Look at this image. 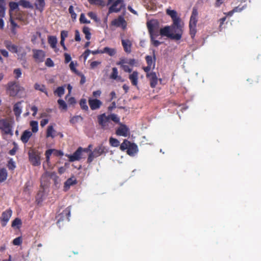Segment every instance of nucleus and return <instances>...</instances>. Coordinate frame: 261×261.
Masks as SVG:
<instances>
[{
	"label": "nucleus",
	"instance_id": "obj_34",
	"mask_svg": "<svg viewBox=\"0 0 261 261\" xmlns=\"http://www.w3.org/2000/svg\"><path fill=\"white\" fill-rule=\"evenodd\" d=\"M19 6H21L25 8H33L32 4L28 1L27 0H20L19 1Z\"/></svg>",
	"mask_w": 261,
	"mask_h": 261
},
{
	"label": "nucleus",
	"instance_id": "obj_9",
	"mask_svg": "<svg viewBox=\"0 0 261 261\" xmlns=\"http://www.w3.org/2000/svg\"><path fill=\"white\" fill-rule=\"evenodd\" d=\"M111 24L116 27H121L123 30L126 28L127 22L123 16H119L111 22Z\"/></svg>",
	"mask_w": 261,
	"mask_h": 261
},
{
	"label": "nucleus",
	"instance_id": "obj_48",
	"mask_svg": "<svg viewBox=\"0 0 261 261\" xmlns=\"http://www.w3.org/2000/svg\"><path fill=\"white\" fill-rule=\"evenodd\" d=\"M7 166L10 170H13L15 168V163L12 159L9 160Z\"/></svg>",
	"mask_w": 261,
	"mask_h": 261
},
{
	"label": "nucleus",
	"instance_id": "obj_54",
	"mask_svg": "<svg viewBox=\"0 0 261 261\" xmlns=\"http://www.w3.org/2000/svg\"><path fill=\"white\" fill-rule=\"evenodd\" d=\"M14 73L15 75L16 79L19 78L21 76V74H22L21 71L20 69H19V68H17V69H14Z\"/></svg>",
	"mask_w": 261,
	"mask_h": 261
},
{
	"label": "nucleus",
	"instance_id": "obj_40",
	"mask_svg": "<svg viewBox=\"0 0 261 261\" xmlns=\"http://www.w3.org/2000/svg\"><path fill=\"white\" fill-rule=\"evenodd\" d=\"M83 32L84 34L85 35V38L87 40H90L91 39V33L90 32V29L87 27H84L83 29Z\"/></svg>",
	"mask_w": 261,
	"mask_h": 261
},
{
	"label": "nucleus",
	"instance_id": "obj_45",
	"mask_svg": "<svg viewBox=\"0 0 261 261\" xmlns=\"http://www.w3.org/2000/svg\"><path fill=\"white\" fill-rule=\"evenodd\" d=\"M80 105L81 106V108L83 110H85V111H88V106L87 105V101H86V100L85 99H82L80 100Z\"/></svg>",
	"mask_w": 261,
	"mask_h": 261
},
{
	"label": "nucleus",
	"instance_id": "obj_7",
	"mask_svg": "<svg viewBox=\"0 0 261 261\" xmlns=\"http://www.w3.org/2000/svg\"><path fill=\"white\" fill-rule=\"evenodd\" d=\"M0 129L5 134H12L11 125L7 119L0 120Z\"/></svg>",
	"mask_w": 261,
	"mask_h": 261
},
{
	"label": "nucleus",
	"instance_id": "obj_21",
	"mask_svg": "<svg viewBox=\"0 0 261 261\" xmlns=\"http://www.w3.org/2000/svg\"><path fill=\"white\" fill-rule=\"evenodd\" d=\"M6 15L5 6L0 5V29H3L4 27V18Z\"/></svg>",
	"mask_w": 261,
	"mask_h": 261
},
{
	"label": "nucleus",
	"instance_id": "obj_63",
	"mask_svg": "<svg viewBox=\"0 0 261 261\" xmlns=\"http://www.w3.org/2000/svg\"><path fill=\"white\" fill-rule=\"evenodd\" d=\"M121 68L123 69V70L125 72H130L132 71V69H130L128 65H123V66H122V67H121Z\"/></svg>",
	"mask_w": 261,
	"mask_h": 261
},
{
	"label": "nucleus",
	"instance_id": "obj_24",
	"mask_svg": "<svg viewBox=\"0 0 261 261\" xmlns=\"http://www.w3.org/2000/svg\"><path fill=\"white\" fill-rule=\"evenodd\" d=\"M48 42L51 48L54 49L56 52L58 51V49L57 48V39L55 36H50L48 37Z\"/></svg>",
	"mask_w": 261,
	"mask_h": 261
},
{
	"label": "nucleus",
	"instance_id": "obj_26",
	"mask_svg": "<svg viewBox=\"0 0 261 261\" xmlns=\"http://www.w3.org/2000/svg\"><path fill=\"white\" fill-rule=\"evenodd\" d=\"M34 5L37 10L42 12L45 6V0H35Z\"/></svg>",
	"mask_w": 261,
	"mask_h": 261
},
{
	"label": "nucleus",
	"instance_id": "obj_56",
	"mask_svg": "<svg viewBox=\"0 0 261 261\" xmlns=\"http://www.w3.org/2000/svg\"><path fill=\"white\" fill-rule=\"evenodd\" d=\"M155 36V35H150V37L153 45L155 46H158L161 44V42L154 39Z\"/></svg>",
	"mask_w": 261,
	"mask_h": 261
},
{
	"label": "nucleus",
	"instance_id": "obj_38",
	"mask_svg": "<svg viewBox=\"0 0 261 261\" xmlns=\"http://www.w3.org/2000/svg\"><path fill=\"white\" fill-rule=\"evenodd\" d=\"M55 94H57L58 96L61 97L65 93V88L63 86L59 87L54 91Z\"/></svg>",
	"mask_w": 261,
	"mask_h": 261
},
{
	"label": "nucleus",
	"instance_id": "obj_52",
	"mask_svg": "<svg viewBox=\"0 0 261 261\" xmlns=\"http://www.w3.org/2000/svg\"><path fill=\"white\" fill-rule=\"evenodd\" d=\"M22 243V239L21 237H17L13 241V244L14 245L19 246Z\"/></svg>",
	"mask_w": 261,
	"mask_h": 261
},
{
	"label": "nucleus",
	"instance_id": "obj_29",
	"mask_svg": "<svg viewBox=\"0 0 261 261\" xmlns=\"http://www.w3.org/2000/svg\"><path fill=\"white\" fill-rule=\"evenodd\" d=\"M167 13L172 18L173 22L176 21V20L178 21H180V19L177 16V13L175 11L167 9Z\"/></svg>",
	"mask_w": 261,
	"mask_h": 261
},
{
	"label": "nucleus",
	"instance_id": "obj_30",
	"mask_svg": "<svg viewBox=\"0 0 261 261\" xmlns=\"http://www.w3.org/2000/svg\"><path fill=\"white\" fill-rule=\"evenodd\" d=\"M56 136V130L51 125L48 126L46 131V137L54 138Z\"/></svg>",
	"mask_w": 261,
	"mask_h": 261
},
{
	"label": "nucleus",
	"instance_id": "obj_51",
	"mask_svg": "<svg viewBox=\"0 0 261 261\" xmlns=\"http://www.w3.org/2000/svg\"><path fill=\"white\" fill-rule=\"evenodd\" d=\"M110 119L113 120V121L119 123L120 119L119 118L116 114H112L109 116Z\"/></svg>",
	"mask_w": 261,
	"mask_h": 261
},
{
	"label": "nucleus",
	"instance_id": "obj_27",
	"mask_svg": "<svg viewBox=\"0 0 261 261\" xmlns=\"http://www.w3.org/2000/svg\"><path fill=\"white\" fill-rule=\"evenodd\" d=\"M32 136V133L29 130H26L23 132L22 135L21 136V140L24 143H26L28 142L29 139Z\"/></svg>",
	"mask_w": 261,
	"mask_h": 261
},
{
	"label": "nucleus",
	"instance_id": "obj_61",
	"mask_svg": "<svg viewBox=\"0 0 261 261\" xmlns=\"http://www.w3.org/2000/svg\"><path fill=\"white\" fill-rule=\"evenodd\" d=\"M81 37H80V34L78 30H75V40L76 41H81Z\"/></svg>",
	"mask_w": 261,
	"mask_h": 261
},
{
	"label": "nucleus",
	"instance_id": "obj_58",
	"mask_svg": "<svg viewBox=\"0 0 261 261\" xmlns=\"http://www.w3.org/2000/svg\"><path fill=\"white\" fill-rule=\"evenodd\" d=\"M10 21L11 24V28H18V25L14 22L13 19V16H10Z\"/></svg>",
	"mask_w": 261,
	"mask_h": 261
},
{
	"label": "nucleus",
	"instance_id": "obj_47",
	"mask_svg": "<svg viewBox=\"0 0 261 261\" xmlns=\"http://www.w3.org/2000/svg\"><path fill=\"white\" fill-rule=\"evenodd\" d=\"M21 224V220L19 218H16L12 222V227H16L17 228H19Z\"/></svg>",
	"mask_w": 261,
	"mask_h": 261
},
{
	"label": "nucleus",
	"instance_id": "obj_3",
	"mask_svg": "<svg viewBox=\"0 0 261 261\" xmlns=\"http://www.w3.org/2000/svg\"><path fill=\"white\" fill-rule=\"evenodd\" d=\"M5 47L11 53H16L18 56V59L23 60L26 53L22 50V47L13 44L9 40H5L4 42Z\"/></svg>",
	"mask_w": 261,
	"mask_h": 261
},
{
	"label": "nucleus",
	"instance_id": "obj_55",
	"mask_svg": "<svg viewBox=\"0 0 261 261\" xmlns=\"http://www.w3.org/2000/svg\"><path fill=\"white\" fill-rule=\"evenodd\" d=\"M45 65L48 67H53L54 63L50 58H47L45 61Z\"/></svg>",
	"mask_w": 261,
	"mask_h": 261
},
{
	"label": "nucleus",
	"instance_id": "obj_11",
	"mask_svg": "<svg viewBox=\"0 0 261 261\" xmlns=\"http://www.w3.org/2000/svg\"><path fill=\"white\" fill-rule=\"evenodd\" d=\"M99 124L104 128H108L109 125L111 123L109 116H106L105 114L100 115L98 117Z\"/></svg>",
	"mask_w": 261,
	"mask_h": 261
},
{
	"label": "nucleus",
	"instance_id": "obj_23",
	"mask_svg": "<svg viewBox=\"0 0 261 261\" xmlns=\"http://www.w3.org/2000/svg\"><path fill=\"white\" fill-rule=\"evenodd\" d=\"M121 42L125 51L127 53H130L132 47L131 41L128 39H122Z\"/></svg>",
	"mask_w": 261,
	"mask_h": 261
},
{
	"label": "nucleus",
	"instance_id": "obj_13",
	"mask_svg": "<svg viewBox=\"0 0 261 261\" xmlns=\"http://www.w3.org/2000/svg\"><path fill=\"white\" fill-rule=\"evenodd\" d=\"M88 103L92 110L99 109L102 105V102L100 100L92 97L89 98Z\"/></svg>",
	"mask_w": 261,
	"mask_h": 261
},
{
	"label": "nucleus",
	"instance_id": "obj_25",
	"mask_svg": "<svg viewBox=\"0 0 261 261\" xmlns=\"http://www.w3.org/2000/svg\"><path fill=\"white\" fill-rule=\"evenodd\" d=\"M138 151V146L134 143H131L127 149V153L130 156H134Z\"/></svg>",
	"mask_w": 261,
	"mask_h": 261
},
{
	"label": "nucleus",
	"instance_id": "obj_32",
	"mask_svg": "<svg viewBox=\"0 0 261 261\" xmlns=\"http://www.w3.org/2000/svg\"><path fill=\"white\" fill-rule=\"evenodd\" d=\"M19 2L16 3V2H10L9 3V7H10V10H9V14L10 16L13 15V11H14L16 9H18L19 6Z\"/></svg>",
	"mask_w": 261,
	"mask_h": 261
},
{
	"label": "nucleus",
	"instance_id": "obj_60",
	"mask_svg": "<svg viewBox=\"0 0 261 261\" xmlns=\"http://www.w3.org/2000/svg\"><path fill=\"white\" fill-rule=\"evenodd\" d=\"M68 36V32L66 31H62L61 33V39L65 40V38Z\"/></svg>",
	"mask_w": 261,
	"mask_h": 261
},
{
	"label": "nucleus",
	"instance_id": "obj_46",
	"mask_svg": "<svg viewBox=\"0 0 261 261\" xmlns=\"http://www.w3.org/2000/svg\"><path fill=\"white\" fill-rule=\"evenodd\" d=\"M88 15L91 19H93L95 22H99V19L97 17L96 14L92 12H89L88 13Z\"/></svg>",
	"mask_w": 261,
	"mask_h": 261
},
{
	"label": "nucleus",
	"instance_id": "obj_14",
	"mask_svg": "<svg viewBox=\"0 0 261 261\" xmlns=\"http://www.w3.org/2000/svg\"><path fill=\"white\" fill-rule=\"evenodd\" d=\"M116 134L118 136L127 137L129 134V129L126 125L120 123V126L117 129Z\"/></svg>",
	"mask_w": 261,
	"mask_h": 261
},
{
	"label": "nucleus",
	"instance_id": "obj_19",
	"mask_svg": "<svg viewBox=\"0 0 261 261\" xmlns=\"http://www.w3.org/2000/svg\"><path fill=\"white\" fill-rule=\"evenodd\" d=\"M22 102H23V101H20L17 102L14 105L13 111H14V114L17 119L19 118V117L22 113Z\"/></svg>",
	"mask_w": 261,
	"mask_h": 261
},
{
	"label": "nucleus",
	"instance_id": "obj_64",
	"mask_svg": "<svg viewBox=\"0 0 261 261\" xmlns=\"http://www.w3.org/2000/svg\"><path fill=\"white\" fill-rule=\"evenodd\" d=\"M101 62L99 61H93L91 62L90 66L92 68H94L99 64H100Z\"/></svg>",
	"mask_w": 261,
	"mask_h": 261
},
{
	"label": "nucleus",
	"instance_id": "obj_6",
	"mask_svg": "<svg viewBox=\"0 0 261 261\" xmlns=\"http://www.w3.org/2000/svg\"><path fill=\"white\" fill-rule=\"evenodd\" d=\"M29 160L32 164L35 166L41 164L40 153L36 151L32 150L29 152Z\"/></svg>",
	"mask_w": 261,
	"mask_h": 261
},
{
	"label": "nucleus",
	"instance_id": "obj_4",
	"mask_svg": "<svg viewBox=\"0 0 261 261\" xmlns=\"http://www.w3.org/2000/svg\"><path fill=\"white\" fill-rule=\"evenodd\" d=\"M50 179H53L54 180L55 184L58 183V177L55 172H45L42 175L41 178V186H47Z\"/></svg>",
	"mask_w": 261,
	"mask_h": 261
},
{
	"label": "nucleus",
	"instance_id": "obj_36",
	"mask_svg": "<svg viewBox=\"0 0 261 261\" xmlns=\"http://www.w3.org/2000/svg\"><path fill=\"white\" fill-rule=\"evenodd\" d=\"M7 170L4 169H1L0 170V182L4 181L7 179Z\"/></svg>",
	"mask_w": 261,
	"mask_h": 261
},
{
	"label": "nucleus",
	"instance_id": "obj_39",
	"mask_svg": "<svg viewBox=\"0 0 261 261\" xmlns=\"http://www.w3.org/2000/svg\"><path fill=\"white\" fill-rule=\"evenodd\" d=\"M88 1L91 4L102 7L105 6V3L103 0H88Z\"/></svg>",
	"mask_w": 261,
	"mask_h": 261
},
{
	"label": "nucleus",
	"instance_id": "obj_28",
	"mask_svg": "<svg viewBox=\"0 0 261 261\" xmlns=\"http://www.w3.org/2000/svg\"><path fill=\"white\" fill-rule=\"evenodd\" d=\"M147 65L151 66L153 68L155 67V57L154 56H147L145 58Z\"/></svg>",
	"mask_w": 261,
	"mask_h": 261
},
{
	"label": "nucleus",
	"instance_id": "obj_8",
	"mask_svg": "<svg viewBox=\"0 0 261 261\" xmlns=\"http://www.w3.org/2000/svg\"><path fill=\"white\" fill-rule=\"evenodd\" d=\"M105 148L103 146L100 145L96 147L92 152L89 154L88 158V162L91 163L94 158L101 155L104 152Z\"/></svg>",
	"mask_w": 261,
	"mask_h": 261
},
{
	"label": "nucleus",
	"instance_id": "obj_1",
	"mask_svg": "<svg viewBox=\"0 0 261 261\" xmlns=\"http://www.w3.org/2000/svg\"><path fill=\"white\" fill-rule=\"evenodd\" d=\"M183 24L181 22L176 21L173 22L171 27L167 26L161 29L160 34L162 36H167L172 39L178 40L182 34Z\"/></svg>",
	"mask_w": 261,
	"mask_h": 261
},
{
	"label": "nucleus",
	"instance_id": "obj_12",
	"mask_svg": "<svg viewBox=\"0 0 261 261\" xmlns=\"http://www.w3.org/2000/svg\"><path fill=\"white\" fill-rule=\"evenodd\" d=\"M71 208L68 207L65 209L63 212L57 216L58 221L57 224L60 225V222L64 220V218L66 217L67 221H69V217L70 216Z\"/></svg>",
	"mask_w": 261,
	"mask_h": 261
},
{
	"label": "nucleus",
	"instance_id": "obj_18",
	"mask_svg": "<svg viewBox=\"0 0 261 261\" xmlns=\"http://www.w3.org/2000/svg\"><path fill=\"white\" fill-rule=\"evenodd\" d=\"M34 58L36 61L38 62H42L43 61L45 58V52L42 50H34Z\"/></svg>",
	"mask_w": 261,
	"mask_h": 261
},
{
	"label": "nucleus",
	"instance_id": "obj_5",
	"mask_svg": "<svg viewBox=\"0 0 261 261\" xmlns=\"http://www.w3.org/2000/svg\"><path fill=\"white\" fill-rule=\"evenodd\" d=\"M124 6V0L115 1L109 8L108 14L119 12Z\"/></svg>",
	"mask_w": 261,
	"mask_h": 261
},
{
	"label": "nucleus",
	"instance_id": "obj_33",
	"mask_svg": "<svg viewBox=\"0 0 261 261\" xmlns=\"http://www.w3.org/2000/svg\"><path fill=\"white\" fill-rule=\"evenodd\" d=\"M106 53L110 56H114L116 53V50L115 48L105 47L103 49V54Z\"/></svg>",
	"mask_w": 261,
	"mask_h": 261
},
{
	"label": "nucleus",
	"instance_id": "obj_42",
	"mask_svg": "<svg viewBox=\"0 0 261 261\" xmlns=\"http://www.w3.org/2000/svg\"><path fill=\"white\" fill-rule=\"evenodd\" d=\"M118 72L117 69L116 67H113L112 68V72L110 75L111 79L113 80H117L118 78L119 79H120V77H118Z\"/></svg>",
	"mask_w": 261,
	"mask_h": 261
},
{
	"label": "nucleus",
	"instance_id": "obj_49",
	"mask_svg": "<svg viewBox=\"0 0 261 261\" xmlns=\"http://www.w3.org/2000/svg\"><path fill=\"white\" fill-rule=\"evenodd\" d=\"M82 119V118L80 116H75L71 118L70 122L72 124H75Z\"/></svg>",
	"mask_w": 261,
	"mask_h": 261
},
{
	"label": "nucleus",
	"instance_id": "obj_62",
	"mask_svg": "<svg viewBox=\"0 0 261 261\" xmlns=\"http://www.w3.org/2000/svg\"><path fill=\"white\" fill-rule=\"evenodd\" d=\"M65 56V63H67L69 62L71 60V58L70 57V55L67 53H65L64 54Z\"/></svg>",
	"mask_w": 261,
	"mask_h": 261
},
{
	"label": "nucleus",
	"instance_id": "obj_44",
	"mask_svg": "<svg viewBox=\"0 0 261 261\" xmlns=\"http://www.w3.org/2000/svg\"><path fill=\"white\" fill-rule=\"evenodd\" d=\"M58 103L59 105V108L62 110H66L67 109V105L65 101L61 99L58 100Z\"/></svg>",
	"mask_w": 261,
	"mask_h": 261
},
{
	"label": "nucleus",
	"instance_id": "obj_35",
	"mask_svg": "<svg viewBox=\"0 0 261 261\" xmlns=\"http://www.w3.org/2000/svg\"><path fill=\"white\" fill-rule=\"evenodd\" d=\"M34 88L37 90H39L40 91L45 93L46 95H48V93L44 85L36 83L34 85Z\"/></svg>",
	"mask_w": 261,
	"mask_h": 261
},
{
	"label": "nucleus",
	"instance_id": "obj_16",
	"mask_svg": "<svg viewBox=\"0 0 261 261\" xmlns=\"http://www.w3.org/2000/svg\"><path fill=\"white\" fill-rule=\"evenodd\" d=\"M83 152V148L79 147L75 152L72 155H67L69 160L70 162H74L75 161H78L81 159L82 156V153Z\"/></svg>",
	"mask_w": 261,
	"mask_h": 261
},
{
	"label": "nucleus",
	"instance_id": "obj_41",
	"mask_svg": "<svg viewBox=\"0 0 261 261\" xmlns=\"http://www.w3.org/2000/svg\"><path fill=\"white\" fill-rule=\"evenodd\" d=\"M131 143L127 140H124L123 143L120 145V148L121 150L124 151L127 149Z\"/></svg>",
	"mask_w": 261,
	"mask_h": 261
},
{
	"label": "nucleus",
	"instance_id": "obj_53",
	"mask_svg": "<svg viewBox=\"0 0 261 261\" xmlns=\"http://www.w3.org/2000/svg\"><path fill=\"white\" fill-rule=\"evenodd\" d=\"M53 151H54L53 149H48V150H46L45 152L46 162L47 163H48L49 162V156H50V155L51 154H53Z\"/></svg>",
	"mask_w": 261,
	"mask_h": 261
},
{
	"label": "nucleus",
	"instance_id": "obj_50",
	"mask_svg": "<svg viewBox=\"0 0 261 261\" xmlns=\"http://www.w3.org/2000/svg\"><path fill=\"white\" fill-rule=\"evenodd\" d=\"M80 21L82 23H90V21L88 20L85 17L84 14L82 13L80 16Z\"/></svg>",
	"mask_w": 261,
	"mask_h": 261
},
{
	"label": "nucleus",
	"instance_id": "obj_43",
	"mask_svg": "<svg viewBox=\"0 0 261 261\" xmlns=\"http://www.w3.org/2000/svg\"><path fill=\"white\" fill-rule=\"evenodd\" d=\"M110 145L113 147H118L120 145L119 141L113 137H111L109 140Z\"/></svg>",
	"mask_w": 261,
	"mask_h": 261
},
{
	"label": "nucleus",
	"instance_id": "obj_37",
	"mask_svg": "<svg viewBox=\"0 0 261 261\" xmlns=\"http://www.w3.org/2000/svg\"><path fill=\"white\" fill-rule=\"evenodd\" d=\"M30 126L32 131L34 133H36L38 130V123L37 121H32L30 122Z\"/></svg>",
	"mask_w": 261,
	"mask_h": 261
},
{
	"label": "nucleus",
	"instance_id": "obj_31",
	"mask_svg": "<svg viewBox=\"0 0 261 261\" xmlns=\"http://www.w3.org/2000/svg\"><path fill=\"white\" fill-rule=\"evenodd\" d=\"M76 184V180L72 178H70L68 179L64 184V190L67 191L68 190L70 187L74 184Z\"/></svg>",
	"mask_w": 261,
	"mask_h": 261
},
{
	"label": "nucleus",
	"instance_id": "obj_22",
	"mask_svg": "<svg viewBox=\"0 0 261 261\" xmlns=\"http://www.w3.org/2000/svg\"><path fill=\"white\" fill-rule=\"evenodd\" d=\"M139 73L137 71H134L129 75V79L133 85L137 86L138 82Z\"/></svg>",
	"mask_w": 261,
	"mask_h": 261
},
{
	"label": "nucleus",
	"instance_id": "obj_15",
	"mask_svg": "<svg viewBox=\"0 0 261 261\" xmlns=\"http://www.w3.org/2000/svg\"><path fill=\"white\" fill-rule=\"evenodd\" d=\"M12 212L11 210H6L2 213V217L0 219L3 226H5L6 225L12 216Z\"/></svg>",
	"mask_w": 261,
	"mask_h": 261
},
{
	"label": "nucleus",
	"instance_id": "obj_10",
	"mask_svg": "<svg viewBox=\"0 0 261 261\" xmlns=\"http://www.w3.org/2000/svg\"><path fill=\"white\" fill-rule=\"evenodd\" d=\"M195 13V10L193 8V13L191 17L189 23L190 34L193 38L196 35V16Z\"/></svg>",
	"mask_w": 261,
	"mask_h": 261
},
{
	"label": "nucleus",
	"instance_id": "obj_17",
	"mask_svg": "<svg viewBox=\"0 0 261 261\" xmlns=\"http://www.w3.org/2000/svg\"><path fill=\"white\" fill-rule=\"evenodd\" d=\"M147 27L150 33V35H156V29L157 28L156 21L152 20L148 21Z\"/></svg>",
	"mask_w": 261,
	"mask_h": 261
},
{
	"label": "nucleus",
	"instance_id": "obj_20",
	"mask_svg": "<svg viewBox=\"0 0 261 261\" xmlns=\"http://www.w3.org/2000/svg\"><path fill=\"white\" fill-rule=\"evenodd\" d=\"M147 78L149 79L150 82V86L154 88L158 84V79L155 72H152L147 73L146 75Z\"/></svg>",
	"mask_w": 261,
	"mask_h": 261
},
{
	"label": "nucleus",
	"instance_id": "obj_57",
	"mask_svg": "<svg viewBox=\"0 0 261 261\" xmlns=\"http://www.w3.org/2000/svg\"><path fill=\"white\" fill-rule=\"evenodd\" d=\"M69 12L71 15V17L73 18H75L76 17V14L74 13L73 11V7L72 6H70L69 8Z\"/></svg>",
	"mask_w": 261,
	"mask_h": 261
},
{
	"label": "nucleus",
	"instance_id": "obj_2",
	"mask_svg": "<svg viewBox=\"0 0 261 261\" xmlns=\"http://www.w3.org/2000/svg\"><path fill=\"white\" fill-rule=\"evenodd\" d=\"M24 90V89L22 87L15 82H11L8 84L7 93L10 96L22 97Z\"/></svg>",
	"mask_w": 261,
	"mask_h": 261
},
{
	"label": "nucleus",
	"instance_id": "obj_59",
	"mask_svg": "<svg viewBox=\"0 0 261 261\" xmlns=\"http://www.w3.org/2000/svg\"><path fill=\"white\" fill-rule=\"evenodd\" d=\"M101 94V92L100 90H96L93 92L92 95L95 98H96L97 97H99Z\"/></svg>",
	"mask_w": 261,
	"mask_h": 261
}]
</instances>
